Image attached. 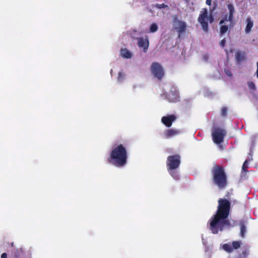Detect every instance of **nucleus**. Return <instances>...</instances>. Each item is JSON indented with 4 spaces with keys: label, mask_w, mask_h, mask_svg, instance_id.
<instances>
[{
    "label": "nucleus",
    "mask_w": 258,
    "mask_h": 258,
    "mask_svg": "<svg viewBox=\"0 0 258 258\" xmlns=\"http://www.w3.org/2000/svg\"><path fill=\"white\" fill-rule=\"evenodd\" d=\"M213 182L220 188H224L227 183L226 177L223 169L218 166L213 167L212 170Z\"/></svg>",
    "instance_id": "7ed1b4c3"
},
{
    "label": "nucleus",
    "mask_w": 258,
    "mask_h": 258,
    "mask_svg": "<svg viewBox=\"0 0 258 258\" xmlns=\"http://www.w3.org/2000/svg\"><path fill=\"white\" fill-rule=\"evenodd\" d=\"M180 133L179 130L172 128L165 131L164 132L163 136L166 138H170L177 136Z\"/></svg>",
    "instance_id": "4468645a"
},
{
    "label": "nucleus",
    "mask_w": 258,
    "mask_h": 258,
    "mask_svg": "<svg viewBox=\"0 0 258 258\" xmlns=\"http://www.w3.org/2000/svg\"><path fill=\"white\" fill-rule=\"evenodd\" d=\"M227 108H225V107H224L221 110V114L222 115L224 116L226 115V113H227Z\"/></svg>",
    "instance_id": "bb28decb"
},
{
    "label": "nucleus",
    "mask_w": 258,
    "mask_h": 258,
    "mask_svg": "<svg viewBox=\"0 0 258 258\" xmlns=\"http://www.w3.org/2000/svg\"><path fill=\"white\" fill-rule=\"evenodd\" d=\"M180 164V157L178 155L169 156L167 159V165L169 170L175 169Z\"/></svg>",
    "instance_id": "0eeeda50"
},
{
    "label": "nucleus",
    "mask_w": 258,
    "mask_h": 258,
    "mask_svg": "<svg viewBox=\"0 0 258 258\" xmlns=\"http://www.w3.org/2000/svg\"><path fill=\"white\" fill-rule=\"evenodd\" d=\"M245 232V227L244 225H241L240 228V233L242 236H243Z\"/></svg>",
    "instance_id": "5701e85b"
},
{
    "label": "nucleus",
    "mask_w": 258,
    "mask_h": 258,
    "mask_svg": "<svg viewBox=\"0 0 258 258\" xmlns=\"http://www.w3.org/2000/svg\"><path fill=\"white\" fill-rule=\"evenodd\" d=\"M211 0H206V4L208 5H211Z\"/></svg>",
    "instance_id": "c85d7f7f"
},
{
    "label": "nucleus",
    "mask_w": 258,
    "mask_h": 258,
    "mask_svg": "<svg viewBox=\"0 0 258 258\" xmlns=\"http://www.w3.org/2000/svg\"><path fill=\"white\" fill-rule=\"evenodd\" d=\"M222 26L220 28V34L221 35H223L225 34L228 30V26L226 25L221 24Z\"/></svg>",
    "instance_id": "aec40b11"
},
{
    "label": "nucleus",
    "mask_w": 258,
    "mask_h": 258,
    "mask_svg": "<svg viewBox=\"0 0 258 258\" xmlns=\"http://www.w3.org/2000/svg\"><path fill=\"white\" fill-rule=\"evenodd\" d=\"M248 167V161L247 160H246L243 164V166H242V169L243 170H245L246 168H247Z\"/></svg>",
    "instance_id": "b1692460"
},
{
    "label": "nucleus",
    "mask_w": 258,
    "mask_h": 258,
    "mask_svg": "<svg viewBox=\"0 0 258 258\" xmlns=\"http://www.w3.org/2000/svg\"><path fill=\"white\" fill-rule=\"evenodd\" d=\"M120 54L121 57L126 59L131 58L133 55L132 52L125 48H121L120 50Z\"/></svg>",
    "instance_id": "2eb2a0df"
},
{
    "label": "nucleus",
    "mask_w": 258,
    "mask_h": 258,
    "mask_svg": "<svg viewBox=\"0 0 258 258\" xmlns=\"http://www.w3.org/2000/svg\"><path fill=\"white\" fill-rule=\"evenodd\" d=\"M176 116L174 115H168L163 116L161 118V121L167 127H170L172 123L176 120Z\"/></svg>",
    "instance_id": "9b49d317"
},
{
    "label": "nucleus",
    "mask_w": 258,
    "mask_h": 258,
    "mask_svg": "<svg viewBox=\"0 0 258 258\" xmlns=\"http://www.w3.org/2000/svg\"><path fill=\"white\" fill-rule=\"evenodd\" d=\"M198 21L202 25L205 32L208 31V23H211L213 21V18L211 13H209L206 9H203L200 12Z\"/></svg>",
    "instance_id": "20e7f679"
},
{
    "label": "nucleus",
    "mask_w": 258,
    "mask_h": 258,
    "mask_svg": "<svg viewBox=\"0 0 258 258\" xmlns=\"http://www.w3.org/2000/svg\"><path fill=\"white\" fill-rule=\"evenodd\" d=\"M138 44L139 47L143 50L144 52H146L149 46V40L147 37L138 38Z\"/></svg>",
    "instance_id": "ddd939ff"
},
{
    "label": "nucleus",
    "mask_w": 258,
    "mask_h": 258,
    "mask_svg": "<svg viewBox=\"0 0 258 258\" xmlns=\"http://www.w3.org/2000/svg\"><path fill=\"white\" fill-rule=\"evenodd\" d=\"M169 173L174 179H175V180L179 179V174L177 171L170 170Z\"/></svg>",
    "instance_id": "a211bd4d"
},
{
    "label": "nucleus",
    "mask_w": 258,
    "mask_h": 258,
    "mask_svg": "<svg viewBox=\"0 0 258 258\" xmlns=\"http://www.w3.org/2000/svg\"><path fill=\"white\" fill-rule=\"evenodd\" d=\"M219 205L216 214L209 221V229L213 234H217L219 231L229 226L227 219L230 210V203L225 199H219Z\"/></svg>",
    "instance_id": "f257e3e1"
},
{
    "label": "nucleus",
    "mask_w": 258,
    "mask_h": 258,
    "mask_svg": "<svg viewBox=\"0 0 258 258\" xmlns=\"http://www.w3.org/2000/svg\"><path fill=\"white\" fill-rule=\"evenodd\" d=\"M228 10L229 11V17L228 18H226L224 20H222L220 22V24H224L225 22H229L230 23H232L233 19V14L235 12V10L234 6L231 4H229L227 5Z\"/></svg>",
    "instance_id": "6e6552de"
},
{
    "label": "nucleus",
    "mask_w": 258,
    "mask_h": 258,
    "mask_svg": "<svg viewBox=\"0 0 258 258\" xmlns=\"http://www.w3.org/2000/svg\"><path fill=\"white\" fill-rule=\"evenodd\" d=\"M151 71L152 75L160 79L164 75V71L162 66L157 62H153L151 66Z\"/></svg>",
    "instance_id": "423d86ee"
},
{
    "label": "nucleus",
    "mask_w": 258,
    "mask_h": 258,
    "mask_svg": "<svg viewBox=\"0 0 258 258\" xmlns=\"http://www.w3.org/2000/svg\"><path fill=\"white\" fill-rule=\"evenodd\" d=\"M240 246V241H234L232 244L226 243L223 245V248L227 252H230L234 249H237Z\"/></svg>",
    "instance_id": "f8f14e48"
},
{
    "label": "nucleus",
    "mask_w": 258,
    "mask_h": 258,
    "mask_svg": "<svg viewBox=\"0 0 258 258\" xmlns=\"http://www.w3.org/2000/svg\"><path fill=\"white\" fill-rule=\"evenodd\" d=\"M112 72H113V70L111 69V71H110V74H111V76H112Z\"/></svg>",
    "instance_id": "2f4dec72"
},
{
    "label": "nucleus",
    "mask_w": 258,
    "mask_h": 258,
    "mask_svg": "<svg viewBox=\"0 0 258 258\" xmlns=\"http://www.w3.org/2000/svg\"><path fill=\"white\" fill-rule=\"evenodd\" d=\"M225 43H226V40L225 39H222L220 42V45L221 46V47H224V46H225Z\"/></svg>",
    "instance_id": "a878e982"
},
{
    "label": "nucleus",
    "mask_w": 258,
    "mask_h": 258,
    "mask_svg": "<svg viewBox=\"0 0 258 258\" xmlns=\"http://www.w3.org/2000/svg\"><path fill=\"white\" fill-rule=\"evenodd\" d=\"M173 26L174 28L179 33L184 32L186 28L185 23L177 19L174 21Z\"/></svg>",
    "instance_id": "1a4fd4ad"
},
{
    "label": "nucleus",
    "mask_w": 258,
    "mask_h": 258,
    "mask_svg": "<svg viewBox=\"0 0 258 258\" xmlns=\"http://www.w3.org/2000/svg\"><path fill=\"white\" fill-rule=\"evenodd\" d=\"M156 7L157 8L161 9V8H164L167 7V6H166V5H164V4H157V5H156Z\"/></svg>",
    "instance_id": "393cba45"
},
{
    "label": "nucleus",
    "mask_w": 258,
    "mask_h": 258,
    "mask_svg": "<svg viewBox=\"0 0 258 258\" xmlns=\"http://www.w3.org/2000/svg\"><path fill=\"white\" fill-rule=\"evenodd\" d=\"M226 73H227V75L229 76H231L232 75V74L230 72H229V73L227 72Z\"/></svg>",
    "instance_id": "7c9ffc66"
},
{
    "label": "nucleus",
    "mask_w": 258,
    "mask_h": 258,
    "mask_svg": "<svg viewBox=\"0 0 258 258\" xmlns=\"http://www.w3.org/2000/svg\"><path fill=\"white\" fill-rule=\"evenodd\" d=\"M127 160V151L125 145L121 143L115 144L111 148L108 162L116 167H122L126 165Z\"/></svg>",
    "instance_id": "f03ea898"
},
{
    "label": "nucleus",
    "mask_w": 258,
    "mask_h": 258,
    "mask_svg": "<svg viewBox=\"0 0 258 258\" xmlns=\"http://www.w3.org/2000/svg\"><path fill=\"white\" fill-rule=\"evenodd\" d=\"M246 26L245 29V31L246 33H248L250 32L251 28L253 26V21L252 19L248 17L246 20Z\"/></svg>",
    "instance_id": "dca6fc26"
},
{
    "label": "nucleus",
    "mask_w": 258,
    "mask_h": 258,
    "mask_svg": "<svg viewBox=\"0 0 258 258\" xmlns=\"http://www.w3.org/2000/svg\"><path fill=\"white\" fill-rule=\"evenodd\" d=\"M256 75L257 78H258V62H257V70L256 72Z\"/></svg>",
    "instance_id": "c756f323"
},
{
    "label": "nucleus",
    "mask_w": 258,
    "mask_h": 258,
    "mask_svg": "<svg viewBox=\"0 0 258 258\" xmlns=\"http://www.w3.org/2000/svg\"><path fill=\"white\" fill-rule=\"evenodd\" d=\"M125 74L122 71H119L117 74V81L118 83H122L125 79Z\"/></svg>",
    "instance_id": "f3484780"
},
{
    "label": "nucleus",
    "mask_w": 258,
    "mask_h": 258,
    "mask_svg": "<svg viewBox=\"0 0 258 258\" xmlns=\"http://www.w3.org/2000/svg\"><path fill=\"white\" fill-rule=\"evenodd\" d=\"M158 29V26L157 24L153 23L150 26L149 32L154 33L156 32Z\"/></svg>",
    "instance_id": "6ab92c4d"
},
{
    "label": "nucleus",
    "mask_w": 258,
    "mask_h": 258,
    "mask_svg": "<svg viewBox=\"0 0 258 258\" xmlns=\"http://www.w3.org/2000/svg\"><path fill=\"white\" fill-rule=\"evenodd\" d=\"M7 255L6 253H3L1 255V258H7Z\"/></svg>",
    "instance_id": "cd10ccee"
},
{
    "label": "nucleus",
    "mask_w": 258,
    "mask_h": 258,
    "mask_svg": "<svg viewBox=\"0 0 258 258\" xmlns=\"http://www.w3.org/2000/svg\"><path fill=\"white\" fill-rule=\"evenodd\" d=\"M248 86L250 89H255V84L252 82H248Z\"/></svg>",
    "instance_id": "4be33fe9"
},
{
    "label": "nucleus",
    "mask_w": 258,
    "mask_h": 258,
    "mask_svg": "<svg viewBox=\"0 0 258 258\" xmlns=\"http://www.w3.org/2000/svg\"><path fill=\"white\" fill-rule=\"evenodd\" d=\"M170 102H175L178 100L179 99V94L178 91L176 90V88H173L171 89V91L169 92L168 94L165 96Z\"/></svg>",
    "instance_id": "9d476101"
},
{
    "label": "nucleus",
    "mask_w": 258,
    "mask_h": 258,
    "mask_svg": "<svg viewBox=\"0 0 258 258\" xmlns=\"http://www.w3.org/2000/svg\"><path fill=\"white\" fill-rule=\"evenodd\" d=\"M235 57L237 61H241L243 58V55L240 52H237L235 54Z\"/></svg>",
    "instance_id": "412c9836"
},
{
    "label": "nucleus",
    "mask_w": 258,
    "mask_h": 258,
    "mask_svg": "<svg viewBox=\"0 0 258 258\" xmlns=\"http://www.w3.org/2000/svg\"><path fill=\"white\" fill-rule=\"evenodd\" d=\"M226 133L225 131L223 129L215 128L213 131L212 134L214 142L217 144L222 143L223 141Z\"/></svg>",
    "instance_id": "39448f33"
}]
</instances>
